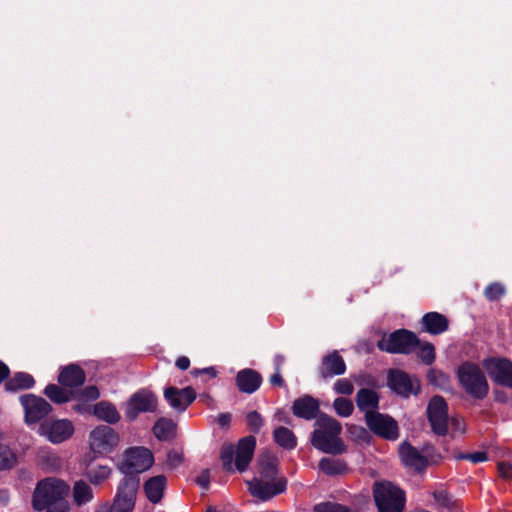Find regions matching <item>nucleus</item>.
Instances as JSON below:
<instances>
[{
    "mask_svg": "<svg viewBox=\"0 0 512 512\" xmlns=\"http://www.w3.org/2000/svg\"><path fill=\"white\" fill-rule=\"evenodd\" d=\"M314 512H349V510L336 503L324 502L314 506Z\"/></svg>",
    "mask_w": 512,
    "mask_h": 512,
    "instance_id": "43",
    "label": "nucleus"
},
{
    "mask_svg": "<svg viewBox=\"0 0 512 512\" xmlns=\"http://www.w3.org/2000/svg\"><path fill=\"white\" fill-rule=\"evenodd\" d=\"M3 434L0 431V470L11 469L17 463V456L14 451L2 443Z\"/></svg>",
    "mask_w": 512,
    "mask_h": 512,
    "instance_id": "34",
    "label": "nucleus"
},
{
    "mask_svg": "<svg viewBox=\"0 0 512 512\" xmlns=\"http://www.w3.org/2000/svg\"><path fill=\"white\" fill-rule=\"evenodd\" d=\"M153 434L159 440L166 441L175 437L176 424L171 419L160 418L153 426Z\"/></svg>",
    "mask_w": 512,
    "mask_h": 512,
    "instance_id": "28",
    "label": "nucleus"
},
{
    "mask_svg": "<svg viewBox=\"0 0 512 512\" xmlns=\"http://www.w3.org/2000/svg\"><path fill=\"white\" fill-rule=\"evenodd\" d=\"M236 382L240 391L250 394L259 388L261 377L252 369H243L238 372Z\"/></svg>",
    "mask_w": 512,
    "mask_h": 512,
    "instance_id": "23",
    "label": "nucleus"
},
{
    "mask_svg": "<svg viewBox=\"0 0 512 512\" xmlns=\"http://www.w3.org/2000/svg\"><path fill=\"white\" fill-rule=\"evenodd\" d=\"M74 432V426L68 419L47 420L40 424L38 433L50 442L57 444L69 439Z\"/></svg>",
    "mask_w": 512,
    "mask_h": 512,
    "instance_id": "12",
    "label": "nucleus"
},
{
    "mask_svg": "<svg viewBox=\"0 0 512 512\" xmlns=\"http://www.w3.org/2000/svg\"><path fill=\"white\" fill-rule=\"evenodd\" d=\"M231 420V415L228 413H222L218 416L217 422L221 426L227 425Z\"/></svg>",
    "mask_w": 512,
    "mask_h": 512,
    "instance_id": "53",
    "label": "nucleus"
},
{
    "mask_svg": "<svg viewBox=\"0 0 512 512\" xmlns=\"http://www.w3.org/2000/svg\"><path fill=\"white\" fill-rule=\"evenodd\" d=\"M234 459V449L232 446H225L222 449L221 452V460L223 463L224 468L227 471H232L235 463L233 462Z\"/></svg>",
    "mask_w": 512,
    "mask_h": 512,
    "instance_id": "42",
    "label": "nucleus"
},
{
    "mask_svg": "<svg viewBox=\"0 0 512 512\" xmlns=\"http://www.w3.org/2000/svg\"><path fill=\"white\" fill-rule=\"evenodd\" d=\"M260 476L267 479H274L276 475V458L270 452H264L259 456Z\"/></svg>",
    "mask_w": 512,
    "mask_h": 512,
    "instance_id": "31",
    "label": "nucleus"
},
{
    "mask_svg": "<svg viewBox=\"0 0 512 512\" xmlns=\"http://www.w3.org/2000/svg\"><path fill=\"white\" fill-rule=\"evenodd\" d=\"M247 424L253 432H258L263 425V420L260 414L256 411L247 414Z\"/></svg>",
    "mask_w": 512,
    "mask_h": 512,
    "instance_id": "44",
    "label": "nucleus"
},
{
    "mask_svg": "<svg viewBox=\"0 0 512 512\" xmlns=\"http://www.w3.org/2000/svg\"><path fill=\"white\" fill-rule=\"evenodd\" d=\"M388 386L395 393L403 397H409L410 395L417 394L420 390L418 379L401 370H391L389 372Z\"/></svg>",
    "mask_w": 512,
    "mask_h": 512,
    "instance_id": "15",
    "label": "nucleus"
},
{
    "mask_svg": "<svg viewBox=\"0 0 512 512\" xmlns=\"http://www.w3.org/2000/svg\"><path fill=\"white\" fill-rule=\"evenodd\" d=\"M504 292V286L499 283L491 284L485 289V295L490 300L498 299L504 294Z\"/></svg>",
    "mask_w": 512,
    "mask_h": 512,
    "instance_id": "45",
    "label": "nucleus"
},
{
    "mask_svg": "<svg viewBox=\"0 0 512 512\" xmlns=\"http://www.w3.org/2000/svg\"><path fill=\"white\" fill-rule=\"evenodd\" d=\"M199 371H195V373H198ZM201 373H206L210 375L211 377H215L217 372L213 367L204 368L200 371Z\"/></svg>",
    "mask_w": 512,
    "mask_h": 512,
    "instance_id": "56",
    "label": "nucleus"
},
{
    "mask_svg": "<svg viewBox=\"0 0 512 512\" xmlns=\"http://www.w3.org/2000/svg\"><path fill=\"white\" fill-rule=\"evenodd\" d=\"M20 402L24 409L25 423L28 425L39 422L52 410L51 405L45 399L33 394L21 396Z\"/></svg>",
    "mask_w": 512,
    "mask_h": 512,
    "instance_id": "11",
    "label": "nucleus"
},
{
    "mask_svg": "<svg viewBox=\"0 0 512 512\" xmlns=\"http://www.w3.org/2000/svg\"><path fill=\"white\" fill-rule=\"evenodd\" d=\"M73 500L77 506H82L93 499V490L83 480L76 481L73 487Z\"/></svg>",
    "mask_w": 512,
    "mask_h": 512,
    "instance_id": "30",
    "label": "nucleus"
},
{
    "mask_svg": "<svg viewBox=\"0 0 512 512\" xmlns=\"http://www.w3.org/2000/svg\"><path fill=\"white\" fill-rule=\"evenodd\" d=\"M157 408V399L153 393L141 389L134 393L125 404V415L133 421L140 413L154 412Z\"/></svg>",
    "mask_w": 512,
    "mask_h": 512,
    "instance_id": "9",
    "label": "nucleus"
},
{
    "mask_svg": "<svg viewBox=\"0 0 512 512\" xmlns=\"http://www.w3.org/2000/svg\"><path fill=\"white\" fill-rule=\"evenodd\" d=\"M463 458L468 459L473 463H481L487 460V455L485 452H475L467 454L463 456Z\"/></svg>",
    "mask_w": 512,
    "mask_h": 512,
    "instance_id": "48",
    "label": "nucleus"
},
{
    "mask_svg": "<svg viewBox=\"0 0 512 512\" xmlns=\"http://www.w3.org/2000/svg\"><path fill=\"white\" fill-rule=\"evenodd\" d=\"M315 426L311 442L316 449L328 454H340L345 451V445L340 438L342 427L336 419L320 415Z\"/></svg>",
    "mask_w": 512,
    "mask_h": 512,
    "instance_id": "2",
    "label": "nucleus"
},
{
    "mask_svg": "<svg viewBox=\"0 0 512 512\" xmlns=\"http://www.w3.org/2000/svg\"><path fill=\"white\" fill-rule=\"evenodd\" d=\"M58 381L67 387H77L84 383L85 373L78 365L70 364L61 370Z\"/></svg>",
    "mask_w": 512,
    "mask_h": 512,
    "instance_id": "24",
    "label": "nucleus"
},
{
    "mask_svg": "<svg viewBox=\"0 0 512 512\" xmlns=\"http://www.w3.org/2000/svg\"><path fill=\"white\" fill-rule=\"evenodd\" d=\"M74 409L80 413H86L90 408L85 405L77 404L74 406Z\"/></svg>",
    "mask_w": 512,
    "mask_h": 512,
    "instance_id": "57",
    "label": "nucleus"
},
{
    "mask_svg": "<svg viewBox=\"0 0 512 512\" xmlns=\"http://www.w3.org/2000/svg\"><path fill=\"white\" fill-rule=\"evenodd\" d=\"M255 446L256 439L253 436L244 437L238 442L235 456V467L239 472L245 471L248 467L252 460Z\"/></svg>",
    "mask_w": 512,
    "mask_h": 512,
    "instance_id": "18",
    "label": "nucleus"
},
{
    "mask_svg": "<svg viewBox=\"0 0 512 512\" xmlns=\"http://www.w3.org/2000/svg\"><path fill=\"white\" fill-rule=\"evenodd\" d=\"M365 421L369 429L382 438L393 441L399 437L397 422L390 416L376 413Z\"/></svg>",
    "mask_w": 512,
    "mask_h": 512,
    "instance_id": "16",
    "label": "nucleus"
},
{
    "mask_svg": "<svg viewBox=\"0 0 512 512\" xmlns=\"http://www.w3.org/2000/svg\"><path fill=\"white\" fill-rule=\"evenodd\" d=\"M274 440L285 449H293L297 444L294 433L286 427H279L274 430Z\"/></svg>",
    "mask_w": 512,
    "mask_h": 512,
    "instance_id": "33",
    "label": "nucleus"
},
{
    "mask_svg": "<svg viewBox=\"0 0 512 512\" xmlns=\"http://www.w3.org/2000/svg\"><path fill=\"white\" fill-rule=\"evenodd\" d=\"M451 426L453 429V434H462L465 431V425L462 420L457 418L451 419Z\"/></svg>",
    "mask_w": 512,
    "mask_h": 512,
    "instance_id": "50",
    "label": "nucleus"
},
{
    "mask_svg": "<svg viewBox=\"0 0 512 512\" xmlns=\"http://www.w3.org/2000/svg\"><path fill=\"white\" fill-rule=\"evenodd\" d=\"M333 408L340 417H349L354 411V405L351 400L339 397L333 402Z\"/></svg>",
    "mask_w": 512,
    "mask_h": 512,
    "instance_id": "38",
    "label": "nucleus"
},
{
    "mask_svg": "<svg viewBox=\"0 0 512 512\" xmlns=\"http://www.w3.org/2000/svg\"><path fill=\"white\" fill-rule=\"evenodd\" d=\"M70 491L69 485L61 479L49 477L37 483L33 493L32 505L35 510L47 509V512H68L69 505L65 497Z\"/></svg>",
    "mask_w": 512,
    "mask_h": 512,
    "instance_id": "1",
    "label": "nucleus"
},
{
    "mask_svg": "<svg viewBox=\"0 0 512 512\" xmlns=\"http://www.w3.org/2000/svg\"><path fill=\"white\" fill-rule=\"evenodd\" d=\"M482 366L494 383L512 388V362L509 359L488 357L482 361Z\"/></svg>",
    "mask_w": 512,
    "mask_h": 512,
    "instance_id": "7",
    "label": "nucleus"
},
{
    "mask_svg": "<svg viewBox=\"0 0 512 512\" xmlns=\"http://www.w3.org/2000/svg\"><path fill=\"white\" fill-rule=\"evenodd\" d=\"M34 383V379L30 374L19 372L6 383V389L11 391L28 389L31 388Z\"/></svg>",
    "mask_w": 512,
    "mask_h": 512,
    "instance_id": "35",
    "label": "nucleus"
},
{
    "mask_svg": "<svg viewBox=\"0 0 512 512\" xmlns=\"http://www.w3.org/2000/svg\"><path fill=\"white\" fill-rule=\"evenodd\" d=\"M419 344L416 336L407 330H398L383 337L378 342V347L382 351L388 353L409 354Z\"/></svg>",
    "mask_w": 512,
    "mask_h": 512,
    "instance_id": "5",
    "label": "nucleus"
},
{
    "mask_svg": "<svg viewBox=\"0 0 512 512\" xmlns=\"http://www.w3.org/2000/svg\"><path fill=\"white\" fill-rule=\"evenodd\" d=\"M354 430L359 431L360 434L367 435L366 430L362 427H355Z\"/></svg>",
    "mask_w": 512,
    "mask_h": 512,
    "instance_id": "58",
    "label": "nucleus"
},
{
    "mask_svg": "<svg viewBox=\"0 0 512 512\" xmlns=\"http://www.w3.org/2000/svg\"><path fill=\"white\" fill-rule=\"evenodd\" d=\"M111 468L107 465H95L87 467L85 475L93 485H101L111 475Z\"/></svg>",
    "mask_w": 512,
    "mask_h": 512,
    "instance_id": "32",
    "label": "nucleus"
},
{
    "mask_svg": "<svg viewBox=\"0 0 512 512\" xmlns=\"http://www.w3.org/2000/svg\"><path fill=\"white\" fill-rule=\"evenodd\" d=\"M200 397L205 398L208 404L211 402V398L208 395H201Z\"/></svg>",
    "mask_w": 512,
    "mask_h": 512,
    "instance_id": "59",
    "label": "nucleus"
},
{
    "mask_svg": "<svg viewBox=\"0 0 512 512\" xmlns=\"http://www.w3.org/2000/svg\"><path fill=\"white\" fill-rule=\"evenodd\" d=\"M190 360L187 357H179L176 361V366L181 370H186L189 368Z\"/></svg>",
    "mask_w": 512,
    "mask_h": 512,
    "instance_id": "51",
    "label": "nucleus"
},
{
    "mask_svg": "<svg viewBox=\"0 0 512 512\" xmlns=\"http://www.w3.org/2000/svg\"><path fill=\"white\" fill-rule=\"evenodd\" d=\"M418 356L426 364H431L435 359L434 347L430 343H425L420 346Z\"/></svg>",
    "mask_w": 512,
    "mask_h": 512,
    "instance_id": "41",
    "label": "nucleus"
},
{
    "mask_svg": "<svg viewBox=\"0 0 512 512\" xmlns=\"http://www.w3.org/2000/svg\"><path fill=\"white\" fill-rule=\"evenodd\" d=\"M286 488V482L283 479L274 481L260 476L248 482V489L252 496L266 501L273 496L282 493Z\"/></svg>",
    "mask_w": 512,
    "mask_h": 512,
    "instance_id": "14",
    "label": "nucleus"
},
{
    "mask_svg": "<svg viewBox=\"0 0 512 512\" xmlns=\"http://www.w3.org/2000/svg\"><path fill=\"white\" fill-rule=\"evenodd\" d=\"M166 477L163 475H158L150 478L144 486L145 493L148 499L157 503L161 500L163 496L164 489L166 487Z\"/></svg>",
    "mask_w": 512,
    "mask_h": 512,
    "instance_id": "27",
    "label": "nucleus"
},
{
    "mask_svg": "<svg viewBox=\"0 0 512 512\" xmlns=\"http://www.w3.org/2000/svg\"><path fill=\"white\" fill-rule=\"evenodd\" d=\"M345 371L346 364L337 351H333L322 359L320 367V376L322 378L339 376L344 374Z\"/></svg>",
    "mask_w": 512,
    "mask_h": 512,
    "instance_id": "20",
    "label": "nucleus"
},
{
    "mask_svg": "<svg viewBox=\"0 0 512 512\" xmlns=\"http://www.w3.org/2000/svg\"><path fill=\"white\" fill-rule=\"evenodd\" d=\"M319 469L328 476H336L346 473L347 466L340 459L325 457L319 462Z\"/></svg>",
    "mask_w": 512,
    "mask_h": 512,
    "instance_id": "29",
    "label": "nucleus"
},
{
    "mask_svg": "<svg viewBox=\"0 0 512 512\" xmlns=\"http://www.w3.org/2000/svg\"><path fill=\"white\" fill-rule=\"evenodd\" d=\"M44 394L53 402L62 404L70 401L71 393L66 391L65 389L55 385L49 384L45 390Z\"/></svg>",
    "mask_w": 512,
    "mask_h": 512,
    "instance_id": "37",
    "label": "nucleus"
},
{
    "mask_svg": "<svg viewBox=\"0 0 512 512\" xmlns=\"http://www.w3.org/2000/svg\"><path fill=\"white\" fill-rule=\"evenodd\" d=\"M270 382L271 384L278 386H281L283 384V379L280 375V371H276V373L271 376Z\"/></svg>",
    "mask_w": 512,
    "mask_h": 512,
    "instance_id": "54",
    "label": "nucleus"
},
{
    "mask_svg": "<svg viewBox=\"0 0 512 512\" xmlns=\"http://www.w3.org/2000/svg\"><path fill=\"white\" fill-rule=\"evenodd\" d=\"M461 387L474 399H484L489 392V384L481 367L473 362H464L457 371Z\"/></svg>",
    "mask_w": 512,
    "mask_h": 512,
    "instance_id": "3",
    "label": "nucleus"
},
{
    "mask_svg": "<svg viewBox=\"0 0 512 512\" xmlns=\"http://www.w3.org/2000/svg\"><path fill=\"white\" fill-rule=\"evenodd\" d=\"M10 370L8 366L0 361V383H2L9 375Z\"/></svg>",
    "mask_w": 512,
    "mask_h": 512,
    "instance_id": "52",
    "label": "nucleus"
},
{
    "mask_svg": "<svg viewBox=\"0 0 512 512\" xmlns=\"http://www.w3.org/2000/svg\"><path fill=\"white\" fill-rule=\"evenodd\" d=\"M422 324L428 333L434 335L441 334L448 329V320L437 312L425 314L422 318Z\"/></svg>",
    "mask_w": 512,
    "mask_h": 512,
    "instance_id": "25",
    "label": "nucleus"
},
{
    "mask_svg": "<svg viewBox=\"0 0 512 512\" xmlns=\"http://www.w3.org/2000/svg\"><path fill=\"white\" fill-rule=\"evenodd\" d=\"M137 489L138 481L132 477L125 478L118 488L111 512H132Z\"/></svg>",
    "mask_w": 512,
    "mask_h": 512,
    "instance_id": "13",
    "label": "nucleus"
},
{
    "mask_svg": "<svg viewBox=\"0 0 512 512\" xmlns=\"http://www.w3.org/2000/svg\"><path fill=\"white\" fill-rule=\"evenodd\" d=\"M274 363L276 366V371H280V366L284 363V357L281 355L275 356Z\"/></svg>",
    "mask_w": 512,
    "mask_h": 512,
    "instance_id": "55",
    "label": "nucleus"
},
{
    "mask_svg": "<svg viewBox=\"0 0 512 512\" xmlns=\"http://www.w3.org/2000/svg\"><path fill=\"white\" fill-rule=\"evenodd\" d=\"M164 397L173 409L182 412L195 400L196 393L191 387H168L164 391Z\"/></svg>",
    "mask_w": 512,
    "mask_h": 512,
    "instance_id": "17",
    "label": "nucleus"
},
{
    "mask_svg": "<svg viewBox=\"0 0 512 512\" xmlns=\"http://www.w3.org/2000/svg\"><path fill=\"white\" fill-rule=\"evenodd\" d=\"M427 417L432 431L444 436L448 431V406L445 400L440 396H434L428 403Z\"/></svg>",
    "mask_w": 512,
    "mask_h": 512,
    "instance_id": "8",
    "label": "nucleus"
},
{
    "mask_svg": "<svg viewBox=\"0 0 512 512\" xmlns=\"http://www.w3.org/2000/svg\"><path fill=\"white\" fill-rule=\"evenodd\" d=\"M373 494L379 512H403L405 494L397 486L390 482L376 483Z\"/></svg>",
    "mask_w": 512,
    "mask_h": 512,
    "instance_id": "4",
    "label": "nucleus"
},
{
    "mask_svg": "<svg viewBox=\"0 0 512 512\" xmlns=\"http://www.w3.org/2000/svg\"><path fill=\"white\" fill-rule=\"evenodd\" d=\"M196 482L202 488L207 489L210 483L209 471H202L201 474L197 477Z\"/></svg>",
    "mask_w": 512,
    "mask_h": 512,
    "instance_id": "49",
    "label": "nucleus"
},
{
    "mask_svg": "<svg viewBox=\"0 0 512 512\" xmlns=\"http://www.w3.org/2000/svg\"><path fill=\"white\" fill-rule=\"evenodd\" d=\"M318 410V401L309 395H305L295 400L292 405L293 414L305 420H311L315 418Z\"/></svg>",
    "mask_w": 512,
    "mask_h": 512,
    "instance_id": "22",
    "label": "nucleus"
},
{
    "mask_svg": "<svg viewBox=\"0 0 512 512\" xmlns=\"http://www.w3.org/2000/svg\"><path fill=\"white\" fill-rule=\"evenodd\" d=\"M153 462V454L148 448L132 447L125 452L122 467L126 473H140L148 470Z\"/></svg>",
    "mask_w": 512,
    "mask_h": 512,
    "instance_id": "10",
    "label": "nucleus"
},
{
    "mask_svg": "<svg viewBox=\"0 0 512 512\" xmlns=\"http://www.w3.org/2000/svg\"><path fill=\"white\" fill-rule=\"evenodd\" d=\"M183 460V452L178 449H173L167 454L166 466L170 469L177 468L182 464Z\"/></svg>",
    "mask_w": 512,
    "mask_h": 512,
    "instance_id": "40",
    "label": "nucleus"
},
{
    "mask_svg": "<svg viewBox=\"0 0 512 512\" xmlns=\"http://www.w3.org/2000/svg\"><path fill=\"white\" fill-rule=\"evenodd\" d=\"M206 512H216V509L213 507H209Z\"/></svg>",
    "mask_w": 512,
    "mask_h": 512,
    "instance_id": "60",
    "label": "nucleus"
},
{
    "mask_svg": "<svg viewBox=\"0 0 512 512\" xmlns=\"http://www.w3.org/2000/svg\"><path fill=\"white\" fill-rule=\"evenodd\" d=\"M92 413L99 420L110 424H115L120 420V414L115 405L107 401H101L95 404L92 408Z\"/></svg>",
    "mask_w": 512,
    "mask_h": 512,
    "instance_id": "26",
    "label": "nucleus"
},
{
    "mask_svg": "<svg viewBox=\"0 0 512 512\" xmlns=\"http://www.w3.org/2000/svg\"><path fill=\"white\" fill-rule=\"evenodd\" d=\"M435 503L439 509L447 512H459L457 502L445 491H437L434 493Z\"/></svg>",
    "mask_w": 512,
    "mask_h": 512,
    "instance_id": "36",
    "label": "nucleus"
},
{
    "mask_svg": "<svg viewBox=\"0 0 512 512\" xmlns=\"http://www.w3.org/2000/svg\"><path fill=\"white\" fill-rule=\"evenodd\" d=\"M498 471L501 477L512 480V465L506 462L498 464Z\"/></svg>",
    "mask_w": 512,
    "mask_h": 512,
    "instance_id": "47",
    "label": "nucleus"
},
{
    "mask_svg": "<svg viewBox=\"0 0 512 512\" xmlns=\"http://www.w3.org/2000/svg\"><path fill=\"white\" fill-rule=\"evenodd\" d=\"M399 455L402 463L416 471H422L427 466V459L415 447L408 442H403L399 447Z\"/></svg>",
    "mask_w": 512,
    "mask_h": 512,
    "instance_id": "19",
    "label": "nucleus"
},
{
    "mask_svg": "<svg viewBox=\"0 0 512 512\" xmlns=\"http://www.w3.org/2000/svg\"><path fill=\"white\" fill-rule=\"evenodd\" d=\"M333 389L337 394L351 395L354 391V386L349 379L341 378L334 383Z\"/></svg>",
    "mask_w": 512,
    "mask_h": 512,
    "instance_id": "39",
    "label": "nucleus"
},
{
    "mask_svg": "<svg viewBox=\"0 0 512 512\" xmlns=\"http://www.w3.org/2000/svg\"><path fill=\"white\" fill-rule=\"evenodd\" d=\"M100 396L99 390L96 386H87L81 392V399L92 401Z\"/></svg>",
    "mask_w": 512,
    "mask_h": 512,
    "instance_id": "46",
    "label": "nucleus"
},
{
    "mask_svg": "<svg viewBox=\"0 0 512 512\" xmlns=\"http://www.w3.org/2000/svg\"><path fill=\"white\" fill-rule=\"evenodd\" d=\"M356 403L359 410L364 412L365 420L368 419V416L378 413L379 397L374 390L360 389L356 395Z\"/></svg>",
    "mask_w": 512,
    "mask_h": 512,
    "instance_id": "21",
    "label": "nucleus"
},
{
    "mask_svg": "<svg viewBox=\"0 0 512 512\" xmlns=\"http://www.w3.org/2000/svg\"><path fill=\"white\" fill-rule=\"evenodd\" d=\"M118 443V434L109 426L100 425L90 432L89 445L95 454H108L117 447Z\"/></svg>",
    "mask_w": 512,
    "mask_h": 512,
    "instance_id": "6",
    "label": "nucleus"
}]
</instances>
